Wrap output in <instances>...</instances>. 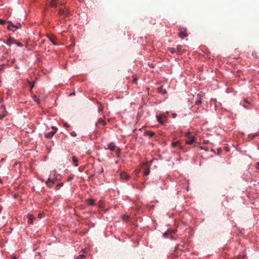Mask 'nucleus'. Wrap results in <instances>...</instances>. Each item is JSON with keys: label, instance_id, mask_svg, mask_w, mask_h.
Returning <instances> with one entry per match:
<instances>
[{"label": "nucleus", "instance_id": "412c9836", "mask_svg": "<svg viewBox=\"0 0 259 259\" xmlns=\"http://www.w3.org/2000/svg\"><path fill=\"white\" fill-rule=\"evenodd\" d=\"M171 145L173 147H176V146H179L180 149H182V146L180 145V142L177 141L175 142H173L171 144Z\"/></svg>", "mask_w": 259, "mask_h": 259}, {"label": "nucleus", "instance_id": "4be33fe9", "mask_svg": "<svg viewBox=\"0 0 259 259\" xmlns=\"http://www.w3.org/2000/svg\"><path fill=\"white\" fill-rule=\"evenodd\" d=\"M87 202L88 204L90 205H95V201L92 199H88L87 200Z\"/></svg>", "mask_w": 259, "mask_h": 259}, {"label": "nucleus", "instance_id": "1a4fd4ad", "mask_svg": "<svg viewBox=\"0 0 259 259\" xmlns=\"http://www.w3.org/2000/svg\"><path fill=\"white\" fill-rule=\"evenodd\" d=\"M54 183L55 180L54 179H51V178H49L46 182V184L49 188H52Z\"/></svg>", "mask_w": 259, "mask_h": 259}, {"label": "nucleus", "instance_id": "bb28decb", "mask_svg": "<svg viewBox=\"0 0 259 259\" xmlns=\"http://www.w3.org/2000/svg\"><path fill=\"white\" fill-rule=\"evenodd\" d=\"M73 178H74L73 176L70 175V176L68 177L67 181H71V180H72L73 179Z\"/></svg>", "mask_w": 259, "mask_h": 259}, {"label": "nucleus", "instance_id": "a211bd4d", "mask_svg": "<svg viewBox=\"0 0 259 259\" xmlns=\"http://www.w3.org/2000/svg\"><path fill=\"white\" fill-rule=\"evenodd\" d=\"M16 42V40L15 39H14L13 38H9L8 40H7V45H9V46H11L12 44L13 43H15Z\"/></svg>", "mask_w": 259, "mask_h": 259}, {"label": "nucleus", "instance_id": "7ed1b4c3", "mask_svg": "<svg viewBox=\"0 0 259 259\" xmlns=\"http://www.w3.org/2000/svg\"><path fill=\"white\" fill-rule=\"evenodd\" d=\"M53 131L45 134V137L48 139H50L52 138V137L54 135V134L56 133V132L57 131V128L54 126L52 127Z\"/></svg>", "mask_w": 259, "mask_h": 259}, {"label": "nucleus", "instance_id": "f257e3e1", "mask_svg": "<svg viewBox=\"0 0 259 259\" xmlns=\"http://www.w3.org/2000/svg\"><path fill=\"white\" fill-rule=\"evenodd\" d=\"M186 137V143L188 145H192L195 142V139L194 136L191 135V133L188 132L185 134Z\"/></svg>", "mask_w": 259, "mask_h": 259}, {"label": "nucleus", "instance_id": "9b49d317", "mask_svg": "<svg viewBox=\"0 0 259 259\" xmlns=\"http://www.w3.org/2000/svg\"><path fill=\"white\" fill-rule=\"evenodd\" d=\"M98 124L104 126L106 124V122L105 121L104 119L100 118L96 123V125L97 126Z\"/></svg>", "mask_w": 259, "mask_h": 259}, {"label": "nucleus", "instance_id": "4468645a", "mask_svg": "<svg viewBox=\"0 0 259 259\" xmlns=\"http://www.w3.org/2000/svg\"><path fill=\"white\" fill-rule=\"evenodd\" d=\"M155 135V134L153 132L151 131H147L145 132V133H144L145 136H149L150 137H152Z\"/></svg>", "mask_w": 259, "mask_h": 259}, {"label": "nucleus", "instance_id": "ddd939ff", "mask_svg": "<svg viewBox=\"0 0 259 259\" xmlns=\"http://www.w3.org/2000/svg\"><path fill=\"white\" fill-rule=\"evenodd\" d=\"M145 166L146 168V170L144 172V176H148L150 173V167L147 163L145 164Z\"/></svg>", "mask_w": 259, "mask_h": 259}, {"label": "nucleus", "instance_id": "72a5a7b5", "mask_svg": "<svg viewBox=\"0 0 259 259\" xmlns=\"http://www.w3.org/2000/svg\"><path fill=\"white\" fill-rule=\"evenodd\" d=\"M137 81V78L136 77H135L133 80V82H136Z\"/></svg>", "mask_w": 259, "mask_h": 259}, {"label": "nucleus", "instance_id": "58836bf2", "mask_svg": "<svg viewBox=\"0 0 259 259\" xmlns=\"http://www.w3.org/2000/svg\"><path fill=\"white\" fill-rule=\"evenodd\" d=\"M38 218H41V214H38Z\"/></svg>", "mask_w": 259, "mask_h": 259}, {"label": "nucleus", "instance_id": "473e14b6", "mask_svg": "<svg viewBox=\"0 0 259 259\" xmlns=\"http://www.w3.org/2000/svg\"><path fill=\"white\" fill-rule=\"evenodd\" d=\"M63 183H60V184H58L57 186V187L59 188V187L63 186Z\"/></svg>", "mask_w": 259, "mask_h": 259}, {"label": "nucleus", "instance_id": "dca6fc26", "mask_svg": "<svg viewBox=\"0 0 259 259\" xmlns=\"http://www.w3.org/2000/svg\"><path fill=\"white\" fill-rule=\"evenodd\" d=\"M115 147L114 143L111 142L108 145V149L113 151L115 149Z\"/></svg>", "mask_w": 259, "mask_h": 259}, {"label": "nucleus", "instance_id": "c756f323", "mask_svg": "<svg viewBox=\"0 0 259 259\" xmlns=\"http://www.w3.org/2000/svg\"><path fill=\"white\" fill-rule=\"evenodd\" d=\"M6 23L5 20L0 19V24L2 25L5 24Z\"/></svg>", "mask_w": 259, "mask_h": 259}, {"label": "nucleus", "instance_id": "0eeeda50", "mask_svg": "<svg viewBox=\"0 0 259 259\" xmlns=\"http://www.w3.org/2000/svg\"><path fill=\"white\" fill-rule=\"evenodd\" d=\"M202 97H203V95H202V94H198L197 95V98H196V100L195 101V104L196 105L199 106L201 104Z\"/></svg>", "mask_w": 259, "mask_h": 259}, {"label": "nucleus", "instance_id": "a878e982", "mask_svg": "<svg viewBox=\"0 0 259 259\" xmlns=\"http://www.w3.org/2000/svg\"><path fill=\"white\" fill-rule=\"evenodd\" d=\"M169 51H170L171 53H177L176 50L174 48H168Z\"/></svg>", "mask_w": 259, "mask_h": 259}, {"label": "nucleus", "instance_id": "f704fd0d", "mask_svg": "<svg viewBox=\"0 0 259 259\" xmlns=\"http://www.w3.org/2000/svg\"><path fill=\"white\" fill-rule=\"evenodd\" d=\"M15 43L17 44V45L18 46L21 47L22 46V45L21 43H20V42H16Z\"/></svg>", "mask_w": 259, "mask_h": 259}, {"label": "nucleus", "instance_id": "e433bc0d", "mask_svg": "<svg viewBox=\"0 0 259 259\" xmlns=\"http://www.w3.org/2000/svg\"><path fill=\"white\" fill-rule=\"evenodd\" d=\"M99 109V111H102V109H102V107L101 106V107H100Z\"/></svg>", "mask_w": 259, "mask_h": 259}, {"label": "nucleus", "instance_id": "a19ab883", "mask_svg": "<svg viewBox=\"0 0 259 259\" xmlns=\"http://www.w3.org/2000/svg\"><path fill=\"white\" fill-rule=\"evenodd\" d=\"M176 114H173L174 117H175V116H176Z\"/></svg>", "mask_w": 259, "mask_h": 259}, {"label": "nucleus", "instance_id": "393cba45", "mask_svg": "<svg viewBox=\"0 0 259 259\" xmlns=\"http://www.w3.org/2000/svg\"><path fill=\"white\" fill-rule=\"evenodd\" d=\"M49 39L50 41L53 44V45H57L56 42L55 41L54 37H49Z\"/></svg>", "mask_w": 259, "mask_h": 259}, {"label": "nucleus", "instance_id": "f03ea898", "mask_svg": "<svg viewBox=\"0 0 259 259\" xmlns=\"http://www.w3.org/2000/svg\"><path fill=\"white\" fill-rule=\"evenodd\" d=\"M7 115V111L4 106L2 105L0 107V119H3Z\"/></svg>", "mask_w": 259, "mask_h": 259}, {"label": "nucleus", "instance_id": "423d86ee", "mask_svg": "<svg viewBox=\"0 0 259 259\" xmlns=\"http://www.w3.org/2000/svg\"><path fill=\"white\" fill-rule=\"evenodd\" d=\"M180 31L179 33V36L181 38H184L188 36L186 30L185 28H181L180 29Z\"/></svg>", "mask_w": 259, "mask_h": 259}, {"label": "nucleus", "instance_id": "aec40b11", "mask_svg": "<svg viewBox=\"0 0 259 259\" xmlns=\"http://www.w3.org/2000/svg\"><path fill=\"white\" fill-rule=\"evenodd\" d=\"M87 255L85 254L82 253L75 257L74 259H85Z\"/></svg>", "mask_w": 259, "mask_h": 259}, {"label": "nucleus", "instance_id": "6e6552de", "mask_svg": "<svg viewBox=\"0 0 259 259\" xmlns=\"http://www.w3.org/2000/svg\"><path fill=\"white\" fill-rule=\"evenodd\" d=\"M120 178L122 180H128L130 179V176L125 172L122 171L120 173Z\"/></svg>", "mask_w": 259, "mask_h": 259}, {"label": "nucleus", "instance_id": "2eb2a0df", "mask_svg": "<svg viewBox=\"0 0 259 259\" xmlns=\"http://www.w3.org/2000/svg\"><path fill=\"white\" fill-rule=\"evenodd\" d=\"M183 46L181 45H178L177 47V53L179 54H182L183 53V51L182 50Z\"/></svg>", "mask_w": 259, "mask_h": 259}, {"label": "nucleus", "instance_id": "ea45409f", "mask_svg": "<svg viewBox=\"0 0 259 259\" xmlns=\"http://www.w3.org/2000/svg\"><path fill=\"white\" fill-rule=\"evenodd\" d=\"M4 160H5V159H4V158H2V159H1V161H3Z\"/></svg>", "mask_w": 259, "mask_h": 259}, {"label": "nucleus", "instance_id": "9d476101", "mask_svg": "<svg viewBox=\"0 0 259 259\" xmlns=\"http://www.w3.org/2000/svg\"><path fill=\"white\" fill-rule=\"evenodd\" d=\"M10 24L8 26V29L9 30H10L11 31H14L16 30L18 27L16 25H14L12 24L11 23H10Z\"/></svg>", "mask_w": 259, "mask_h": 259}, {"label": "nucleus", "instance_id": "c85d7f7f", "mask_svg": "<svg viewBox=\"0 0 259 259\" xmlns=\"http://www.w3.org/2000/svg\"><path fill=\"white\" fill-rule=\"evenodd\" d=\"M252 56L255 58V59H257V54L255 52H253L252 53Z\"/></svg>", "mask_w": 259, "mask_h": 259}, {"label": "nucleus", "instance_id": "39448f33", "mask_svg": "<svg viewBox=\"0 0 259 259\" xmlns=\"http://www.w3.org/2000/svg\"><path fill=\"white\" fill-rule=\"evenodd\" d=\"M59 14L60 15L64 16H67L71 14L70 12L68 10H65L64 9H60L59 10Z\"/></svg>", "mask_w": 259, "mask_h": 259}, {"label": "nucleus", "instance_id": "2f4dec72", "mask_svg": "<svg viewBox=\"0 0 259 259\" xmlns=\"http://www.w3.org/2000/svg\"><path fill=\"white\" fill-rule=\"evenodd\" d=\"M71 135L73 137H75L76 136V134L75 132H72L71 133Z\"/></svg>", "mask_w": 259, "mask_h": 259}, {"label": "nucleus", "instance_id": "f3484780", "mask_svg": "<svg viewBox=\"0 0 259 259\" xmlns=\"http://www.w3.org/2000/svg\"><path fill=\"white\" fill-rule=\"evenodd\" d=\"M157 90H158V92L159 93H162V94H163L167 93L165 89H163V87L162 86H161L159 88H158Z\"/></svg>", "mask_w": 259, "mask_h": 259}, {"label": "nucleus", "instance_id": "c9c22d12", "mask_svg": "<svg viewBox=\"0 0 259 259\" xmlns=\"http://www.w3.org/2000/svg\"><path fill=\"white\" fill-rule=\"evenodd\" d=\"M255 168L257 169H259V162H257L256 164Z\"/></svg>", "mask_w": 259, "mask_h": 259}, {"label": "nucleus", "instance_id": "cd10ccee", "mask_svg": "<svg viewBox=\"0 0 259 259\" xmlns=\"http://www.w3.org/2000/svg\"><path fill=\"white\" fill-rule=\"evenodd\" d=\"M34 83H35V82H30V81H29V84L30 85V90H31L32 89V88H33L34 85Z\"/></svg>", "mask_w": 259, "mask_h": 259}, {"label": "nucleus", "instance_id": "7c9ffc66", "mask_svg": "<svg viewBox=\"0 0 259 259\" xmlns=\"http://www.w3.org/2000/svg\"><path fill=\"white\" fill-rule=\"evenodd\" d=\"M57 3H58L59 5H63L62 1L60 0H57Z\"/></svg>", "mask_w": 259, "mask_h": 259}, {"label": "nucleus", "instance_id": "f8f14e48", "mask_svg": "<svg viewBox=\"0 0 259 259\" xmlns=\"http://www.w3.org/2000/svg\"><path fill=\"white\" fill-rule=\"evenodd\" d=\"M27 218H28V223L29 224H32L33 220L35 219V217L34 215H33L32 214H28L27 215Z\"/></svg>", "mask_w": 259, "mask_h": 259}, {"label": "nucleus", "instance_id": "5701e85b", "mask_svg": "<svg viewBox=\"0 0 259 259\" xmlns=\"http://www.w3.org/2000/svg\"><path fill=\"white\" fill-rule=\"evenodd\" d=\"M72 161L74 163V165L77 166L78 164V159L75 156L72 157Z\"/></svg>", "mask_w": 259, "mask_h": 259}, {"label": "nucleus", "instance_id": "6ab92c4d", "mask_svg": "<svg viewBox=\"0 0 259 259\" xmlns=\"http://www.w3.org/2000/svg\"><path fill=\"white\" fill-rule=\"evenodd\" d=\"M51 6L53 8L57 7V0H51Z\"/></svg>", "mask_w": 259, "mask_h": 259}, {"label": "nucleus", "instance_id": "b1692460", "mask_svg": "<svg viewBox=\"0 0 259 259\" xmlns=\"http://www.w3.org/2000/svg\"><path fill=\"white\" fill-rule=\"evenodd\" d=\"M33 99L34 102H36L38 104H39V100L36 96H34Z\"/></svg>", "mask_w": 259, "mask_h": 259}, {"label": "nucleus", "instance_id": "20e7f679", "mask_svg": "<svg viewBox=\"0 0 259 259\" xmlns=\"http://www.w3.org/2000/svg\"><path fill=\"white\" fill-rule=\"evenodd\" d=\"M156 117L158 121L161 124H163L166 121V116L164 114L158 115Z\"/></svg>", "mask_w": 259, "mask_h": 259}, {"label": "nucleus", "instance_id": "4c0bfd02", "mask_svg": "<svg viewBox=\"0 0 259 259\" xmlns=\"http://www.w3.org/2000/svg\"><path fill=\"white\" fill-rule=\"evenodd\" d=\"M167 235V233L166 232H165V233H164L163 234V236H166Z\"/></svg>", "mask_w": 259, "mask_h": 259}]
</instances>
